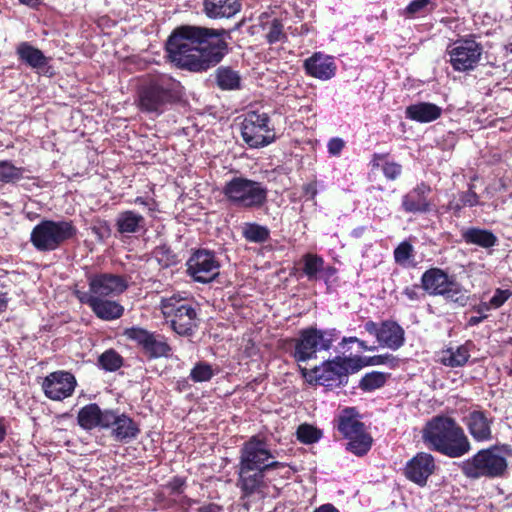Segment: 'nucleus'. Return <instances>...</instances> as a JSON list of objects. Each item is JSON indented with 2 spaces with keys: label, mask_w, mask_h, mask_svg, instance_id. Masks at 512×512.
Listing matches in <instances>:
<instances>
[{
  "label": "nucleus",
  "mask_w": 512,
  "mask_h": 512,
  "mask_svg": "<svg viewBox=\"0 0 512 512\" xmlns=\"http://www.w3.org/2000/svg\"><path fill=\"white\" fill-rule=\"evenodd\" d=\"M230 31L195 25L176 27L165 50L172 63L191 72H205L218 65L229 53Z\"/></svg>",
  "instance_id": "f257e3e1"
},
{
  "label": "nucleus",
  "mask_w": 512,
  "mask_h": 512,
  "mask_svg": "<svg viewBox=\"0 0 512 512\" xmlns=\"http://www.w3.org/2000/svg\"><path fill=\"white\" fill-rule=\"evenodd\" d=\"M284 467L286 463L274 460L264 437L251 436L240 449L236 485L241 491V498L261 492L265 487L266 472Z\"/></svg>",
  "instance_id": "f03ea898"
},
{
  "label": "nucleus",
  "mask_w": 512,
  "mask_h": 512,
  "mask_svg": "<svg viewBox=\"0 0 512 512\" xmlns=\"http://www.w3.org/2000/svg\"><path fill=\"white\" fill-rule=\"evenodd\" d=\"M425 446L449 458H460L470 452L472 446L459 423L450 416H433L422 429Z\"/></svg>",
  "instance_id": "7ed1b4c3"
},
{
  "label": "nucleus",
  "mask_w": 512,
  "mask_h": 512,
  "mask_svg": "<svg viewBox=\"0 0 512 512\" xmlns=\"http://www.w3.org/2000/svg\"><path fill=\"white\" fill-rule=\"evenodd\" d=\"M178 83L167 74H146L137 88L136 104L143 113L160 115L179 100Z\"/></svg>",
  "instance_id": "20e7f679"
},
{
  "label": "nucleus",
  "mask_w": 512,
  "mask_h": 512,
  "mask_svg": "<svg viewBox=\"0 0 512 512\" xmlns=\"http://www.w3.org/2000/svg\"><path fill=\"white\" fill-rule=\"evenodd\" d=\"M362 368L363 358L360 356H335L312 369L299 365L300 373L308 383L323 386L328 390L346 386L349 375Z\"/></svg>",
  "instance_id": "39448f33"
},
{
  "label": "nucleus",
  "mask_w": 512,
  "mask_h": 512,
  "mask_svg": "<svg viewBox=\"0 0 512 512\" xmlns=\"http://www.w3.org/2000/svg\"><path fill=\"white\" fill-rule=\"evenodd\" d=\"M338 336L339 331L335 328L318 329L309 326L299 330L296 338L287 339L286 344L291 348L290 356L297 363H302L315 359L318 351L330 350Z\"/></svg>",
  "instance_id": "423d86ee"
},
{
  "label": "nucleus",
  "mask_w": 512,
  "mask_h": 512,
  "mask_svg": "<svg viewBox=\"0 0 512 512\" xmlns=\"http://www.w3.org/2000/svg\"><path fill=\"white\" fill-rule=\"evenodd\" d=\"M333 426L347 439L346 450L362 457L366 455L373 444V438L361 421V415L355 407H345L333 421Z\"/></svg>",
  "instance_id": "0eeeda50"
},
{
  "label": "nucleus",
  "mask_w": 512,
  "mask_h": 512,
  "mask_svg": "<svg viewBox=\"0 0 512 512\" xmlns=\"http://www.w3.org/2000/svg\"><path fill=\"white\" fill-rule=\"evenodd\" d=\"M77 232L72 220L43 219L33 227L30 242L38 252H51L75 238Z\"/></svg>",
  "instance_id": "6e6552de"
},
{
  "label": "nucleus",
  "mask_w": 512,
  "mask_h": 512,
  "mask_svg": "<svg viewBox=\"0 0 512 512\" xmlns=\"http://www.w3.org/2000/svg\"><path fill=\"white\" fill-rule=\"evenodd\" d=\"M422 289L430 296H442L447 302L459 307L468 303L467 290L457 281L455 275L439 267L427 269L421 276Z\"/></svg>",
  "instance_id": "1a4fd4ad"
},
{
  "label": "nucleus",
  "mask_w": 512,
  "mask_h": 512,
  "mask_svg": "<svg viewBox=\"0 0 512 512\" xmlns=\"http://www.w3.org/2000/svg\"><path fill=\"white\" fill-rule=\"evenodd\" d=\"M160 310L171 329L180 336H191L199 324L194 305L179 295L162 298Z\"/></svg>",
  "instance_id": "9d476101"
},
{
  "label": "nucleus",
  "mask_w": 512,
  "mask_h": 512,
  "mask_svg": "<svg viewBox=\"0 0 512 512\" xmlns=\"http://www.w3.org/2000/svg\"><path fill=\"white\" fill-rule=\"evenodd\" d=\"M222 193L231 204L245 209L261 208L268 197V189L261 182L242 176L227 181Z\"/></svg>",
  "instance_id": "9b49d317"
},
{
  "label": "nucleus",
  "mask_w": 512,
  "mask_h": 512,
  "mask_svg": "<svg viewBox=\"0 0 512 512\" xmlns=\"http://www.w3.org/2000/svg\"><path fill=\"white\" fill-rule=\"evenodd\" d=\"M496 445L481 449L460 464L464 476L470 479L498 478L504 476L508 463L505 457L495 453Z\"/></svg>",
  "instance_id": "f8f14e48"
},
{
  "label": "nucleus",
  "mask_w": 512,
  "mask_h": 512,
  "mask_svg": "<svg viewBox=\"0 0 512 512\" xmlns=\"http://www.w3.org/2000/svg\"><path fill=\"white\" fill-rule=\"evenodd\" d=\"M241 135L250 148L265 147L275 141V130L267 113L248 111L241 124Z\"/></svg>",
  "instance_id": "ddd939ff"
},
{
  "label": "nucleus",
  "mask_w": 512,
  "mask_h": 512,
  "mask_svg": "<svg viewBox=\"0 0 512 512\" xmlns=\"http://www.w3.org/2000/svg\"><path fill=\"white\" fill-rule=\"evenodd\" d=\"M450 57L449 63L457 72L474 70L483 54V46L475 40V36L469 35L455 40L447 48Z\"/></svg>",
  "instance_id": "4468645a"
},
{
  "label": "nucleus",
  "mask_w": 512,
  "mask_h": 512,
  "mask_svg": "<svg viewBox=\"0 0 512 512\" xmlns=\"http://www.w3.org/2000/svg\"><path fill=\"white\" fill-rule=\"evenodd\" d=\"M123 335L128 340L136 343L149 360L167 358L171 355L172 348L167 342V338L162 334L133 326L126 328Z\"/></svg>",
  "instance_id": "2eb2a0df"
},
{
  "label": "nucleus",
  "mask_w": 512,
  "mask_h": 512,
  "mask_svg": "<svg viewBox=\"0 0 512 512\" xmlns=\"http://www.w3.org/2000/svg\"><path fill=\"white\" fill-rule=\"evenodd\" d=\"M187 274L196 282L209 283L220 273V263L214 251L195 250L186 262Z\"/></svg>",
  "instance_id": "dca6fc26"
},
{
  "label": "nucleus",
  "mask_w": 512,
  "mask_h": 512,
  "mask_svg": "<svg viewBox=\"0 0 512 512\" xmlns=\"http://www.w3.org/2000/svg\"><path fill=\"white\" fill-rule=\"evenodd\" d=\"M76 386V377L71 372L65 370L49 373L41 383L44 395L53 401H62L71 397Z\"/></svg>",
  "instance_id": "f3484780"
},
{
  "label": "nucleus",
  "mask_w": 512,
  "mask_h": 512,
  "mask_svg": "<svg viewBox=\"0 0 512 512\" xmlns=\"http://www.w3.org/2000/svg\"><path fill=\"white\" fill-rule=\"evenodd\" d=\"M364 328L369 334L376 337L382 347L398 350L404 345L405 332L396 321L385 320L378 325L376 322L369 320L365 322Z\"/></svg>",
  "instance_id": "a211bd4d"
},
{
  "label": "nucleus",
  "mask_w": 512,
  "mask_h": 512,
  "mask_svg": "<svg viewBox=\"0 0 512 512\" xmlns=\"http://www.w3.org/2000/svg\"><path fill=\"white\" fill-rule=\"evenodd\" d=\"M106 418L105 429H111V437L117 442L129 443L141 432L139 424L126 413H120L119 409H110Z\"/></svg>",
  "instance_id": "6ab92c4d"
},
{
  "label": "nucleus",
  "mask_w": 512,
  "mask_h": 512,
  "mask_svg": "<svg viewBox=\"0 0 512 512\" xmlns=\"http://www.w3.org/2000/svg\"><path fill=\"white\" fill-rule=\"evenodd\" d=\"M73 294L81 304L88 305L96 317L103 321H113L124 314V307L117 301L99 298L79 289L74 290Z\"/></svg>",
  "instance_id": "aec40b11"
},
{
  "label": "nucleus",
  "mask_w": 512,
  "mask_h": 512,
  "mask_svg": "<svg viewBox=\"0 0 512 512\" xmlns=\"http://www.w3.org/2000/svg\"><path fill=\"white\" fill-rule=\"evenodd\" d=\"M437 466L435 458L427 452H418L405 465L403 474L407 480L424 487Z\"/></svg>",
  "instance_id": "412c9836"
},
{
  "label": "nucleus",
  "mask_w": 512,
  "mask_h": 512,
  "mask_svg": "<svg viewBox=\"0 0 512 512\" xmlns=\"http://www.w3.org/2000/svg\"><path fill=\"white\" fill-rule=\"evenodd\" d=\"M88 280L89 291L87 292L99 298L119 295L128 288V282L124 276L111 273L95 274Z\"/></svg>",
  "instance_id": "4be33fe9"
},
{
  "label": "nucleus",
  "mask_w": 512,
  "mask_h": 512,
  "mask_svg": "<svg viewBox=\"0 0 512 512\" xmlns=\"http://www.w3.org/2000/svg\"><path fill=\"white\" fill-rule=\"evenodd\" d=\"M431 186L421 181L414 188L402 196L401 208L406 213H428L432 210L433 203L430 200Z\"/></svg>",
  "instance_id": "5701e85b"
},
{
  "label": "nucleus",
  "mask_w": 512,
  "mask_h": 512,
  "mask_svg": "<svg viewBox=\"0 0 512 512\" xmlns=\"http://www.w3.org/2000/svg\"><path fill=\"white\" fill-rule=\"evenodd\" d=\"M16 55L21 64L46 76H53L54 72L49 65L50 58L37 47L27 41L20 42L16 47Z\"/></svg>",
  "instance_id": "b1692460"
},
{
  "label": "nucleus",
  "mask_w": 512,
  "mask_h": 512,
  "mask_svg": "<svg viewBox=\"0 0 512 512\" xmlns=\"http://www.w3.org/2000/svg\"><path fill=\"white\" fill-rule=\"evenodd\" d=\"M468 432L477 442H486L492 439L493 418L484 410H473L464 418Z\"/></svg>",
  "instance_id": "393cba45"
},
{
  "label": "nucleus",
  "mask_w": 512,
  "mask_h": 512,
  "mask_svg": "<svg viewBox=\"0 0 512 512\" xmlns=\"http://www.w3.org/2000/svg\"><path fill=\"white\" fill-rule=\"evenodd\" d=\"M303 66L308 76L320 80L331 79L335 76L337 70L333 58L320 52H316L311 57L307 58Z\"/></svg>",
  "instance_id": "a878e982"
},
{
  "label": "nucleus",
  "mask_w": 512,
  "mask_h": 512,
  "mask_svg": "<svg viewBox=\"0 0 512 512\" xmlns=\"http://www.w3.org/2000/svg\"><path fill=\"white\" fill-rule=\"evenodd\" d=\"M109 412L110 409L102 410L97 403H89L78 411L77 423L86 431L93 430L97 427L105 429L106 416Z\"/></svg>",
  "instance_id": "bb28decb"
},
{
  "label": "nucleus",
  "mask_w": 512,
  "mask_h": 512,
  "mask_svg": "<svg viewBox=\"0 0 512 512\" xmlns=\"http://www.w3.org/2000/svg\"><path fill=\"white\" fill-rule=\"evenodd\" d=\"M238 0H203V10L208 18H231L241 10Z\"/></svg>",
  "instance_id": "cd10ccee"
},
{
  "label": "nucleus",
  "mask_w": 512,
  "mask_h": 512,
  "mask_svg": "<svg viewBox=\"0 0 512 512\" xmlns=\"http://www.w3.org/2000/svg\"><path fill=\"white\" fill-rule=\"evenodd\" d=\"M512 296V291L509 289L497 288L490 298L489 302H481L480 304L473 307V310L480 313V316H472L467 322V326L473 327L487 319L488 315L485 314L490 308H500L504 303Z\"/></svg>",
  "instance_id": "c85d7f7f"
},
{
  "label": "nucleus",
  "mask_w": 512,
  "mask_h": 512,
  "mask_svg": "<svg viewBox=\"0 0 512 512\" xmlns=\"http://www.w3.org/2000/svg\"><path fill=\"white\" fill-rule=\"evenodd\" d=\"M405 115L410 120L429 123L441 117L442 108L431 102H419L406 107Z\"/></svg>",
  "instance_id": "c756f323"
},
{
  "label": "nucleus",
  "mask_w": 512,
  "mask_h": 512,
  "mask_svg": "<svg viewBox=\"0 0 512 512\" xmlns=\"http://www.w3.org/2000/svg\"><path fill=\"white\" fill-rule=\"evenodd\" d=\"M115 228L122 235L138 233L146 228L145 218L134 210L121 211L115 220Z\"/></svg>",
  "instance_id": "7c9ffc66"
},
{
  "label": "nucleus",
  "mask_w": 512,
  "mask_h": 512,
  "mask_svg": "<svg viewBox=\"0 0 512 512\" xmlns=\"http://www.w3.org/2000/svg\"><path fill=\"white\" fill-rule=\"evenodd\" d=\"M461 237L466 244L476 245L484 249L492 248L498 243V238L492 231L479 227L462 229Z\"/></svg>",
  "instance_id": "2f4dec72"
},
{
  "label": "nucleus",
  "mask_w": 512,
  "mask_h": 512,
  "mask_svg": "<svg viewBox=\"0 0 512 512\" xmlns=\"http://www.w3.org/2000/svg\"><path fill=\"white\" fill-rule=\"evenodd\" d=\"M389 153H374L369 162L371 170L381 168L387 180L395 181L402 174V165L388 160Z\"/></svg>",
  "instance_id": "473e14b6"
},
{
  "label": "nucleus",
  "mask_w": 512,
  "mask_h": 512,
  "mask_svg": "<svg viewBox=\"0 0 512 512\" xmlns=\"http://www.w3.org/2000/svg\"><path fill=\"white\" fill-rule=\"evenodd\" d=\"M302 267L300 269H296L298 277L305 276L308 281H317L319 279V274L321 270H323V264H325V260L322 256L316 253H305L300 260Z\"/></svg>",
  "instance_id": "72a5a7b5"
},
{
  "label": "nucleus",
  "mask_w": 512,
  "mask_h": 512,
  "mask_svg": "<svg viewBox=\"0 0 512 512\" xmlns=\"http://www.w3.org/2000/svg\"><path fill=\"white\" fill-rule=\"evenodd\" d=\"M216 84L221 90H236L241 86V77L229 66H220L215 71Z\"/></svg>",
  "instance_id": "f704fd0d"
},
{
  "label": "nucleus",
  "mask_w": 512,
  "mask_h": 512,
  "mask_svg": "<svg viewBox=\"0 0 512 512\" xmlns=\"http://www.w3.org/2000/svg\"><path fill=\"white\" fill-rule=\"evenodd\" d=\"M470 358V351L466 344L458 346L455 350L448 348L443 352L441 362L448 367H462Z\"/></svg>",
  "instance_id": "c9c22d12"
},
{
  "label": "nucleus",
  "mask_w": 512,
  "mask_h": 512,
  "mask_svg": "<svg viewBox=\"0 0 512 512\" xmlns=\"http://www.w3.org/2000/svg\"><path fill=\"white\" fill-rule=\"evenodd\" d=\"M123 364L124 358L113 348L105 350L97 359V366L106 372H115Z\"/></svg>",
  "instance_id": "e433bc0d"
},
{
  "label": "nucleus",
  "mask_w": 512,
  "mask_h": 512,
  "mask_svg": "<svg viewBox=\"0 0 512 512\" xmlns=\"http://www.w3.org/2000/svg\"><path fill=\"white\" fill-rule=\"evenodd\" d=\"M390 376L389 373L380 371L366 373L361 378L358 387L364 392H372L385 386Z\"/></svg>",
  "instance_id": "4c0bfd02"
},
{
  "label": "nucleus",
  "mask_w": 512,
  "mask_h": 512,
  "mask_svg": "<svg viewBox=\"0 0 512 512\" xmlns=\"http://www.w3.org/2000/svg\"><path fill=\"white\" fill-rule=\"evenodd\" d=\"M242 235L248 242L264 243L270 238V230L258 223H246Z\"/></svg>",
  "instance_id": "58836bf2"
},
{
  "label": "nucleus",
  "mask_w": 512,
  "mask_h": 512,
  "mask_svg": "<svg viewBox=\"0 0 512 512\" xmlns=\"http://www.w3.org/2000/svg\"><path fill=\"white\" fill-rule=\"evenodd\" d=\"M435 4L432 0H412L403 10V16L406 18H415L417 16H425L432 12Z\"/></svg>",
  "instance_id": "ea45409f"
},
{
  "label": "nucleus",
  "mask_w": 512,
  "mask_h": 512,
  "mask_svg": "<svg viewBox=\"0 0 512 512\" xmlns=\"http://www.w3.org/2000/svg\"><path fill=\"white\" fill-rule=\"evenodd\" d=\"M322 436L320 429L308 423L300 424L296 430L297 440L306 445L318 442Z\"/></svg>",
  "instance_id": "a19ab883"
},
{
  "label": "nucleus",
  "mask_w": 512,
  "mask_h": 512,
  "mask_svg": "<svg viewBox=\"0 0 512 512\" xmlns=\"http://www.w3.org/2000/svg\"><path fill=\"white\" fill-rule=\"evenodd\" d=\"M25 169L16 167L8 160L0 161V182L15 183L22 179Z\"/></svg>",
  "instance_id": "79ce46f5"
},
{
  "label": "nucleus",
  "mask_w": 512,
  "mask_h": 512,
  "mask_svg": "<svg viewBox=\"0 0 512 512\" xmlns=\"http://www.w3.org/2000/svg\"><path fill=\"white\" fill-rule=\"evenodd\" d=\"M153 254L159 265L163 268L174 266L179 262L177 255L173 252L170 246L166 244L157 246L154 249Z\"/></svg>",
  "instance_id": "37998d69"
},
{
  "label": "nucleus",
  "mask_w": 512,
  "mask_h": 512,
  "mask_svg": "<svg viewBox=\"0 0 512 512\" xmlns=\"http://www.w3.org/2000/svg\"><path fill=\"white\" fill-rule=\"evenodd\" d=\"M214 376L211 364L207 362H198L190 371V378L193 382H207Z\"/></svg>",
  "instance_id": "c03bdc74"
},
{
  "label": "nucleus",
  "mask_w": 512,
  "mask_h": 512,
  "mask_svg": "<svg viewBox=\"0 0 512 512\" xmlns=\"http://www.w3.org/2000/svg\"><path fill=\"white\" fill-rule=\"evenodd\" d=\"M394 260L399 265H405L414 257V248L409 241H402L393 252Z\"/></svg>",
  "instance_id": "a18cd8bd"
},
{
  "label": "nucleus",
  "mask_w": 512,
  "mask_h": 512,
  "mask_svg": "<svg viewBox=\"0 0 512 512\" xmlns=\"http://www.w3.org/2000/svg\"><path fill=\"white\" fill-rule=\"evenodd\" d=\"M376 365H387L393 369L399 365V359L396 356L389 353L382 355H374L368 357L367 359L363 358V367Z\"/></svg>",
  "instance_id": "49530a36"
},
{
  "label": "nucleus",
  "mask_w": 512,
  "mask_h": 512,
  "mask_svg": "<svg viewBox=\"0 0 512 512\" xmlns=\"http://www.w3.org/2000/svg\"><path fill=\"white\" fill-rule=\"evenodd\" d=\"M287 39V35L284 33V26L280 19L274 18L271 21L269 31L266 35L267 42L272 45L279 41Z\"/></svg>",
  "instance_id": "de8ad7c7"
},
{
  "label": "nucleus",
  "mask_w": 512,
  "mask_h": 512,
  "mask_svg": "<svg viewBox=\"0 0 512 512\" xmlns=\"http://www.w3.org/2000/svg\"><path fill=\"white\" fill-rule=\"evenodd\" d=\"M187 486L186 478L182 476L172 477L163 487L168 491L169 495H181Z\"/></svg>",
  "instance_id": "09e8293b"
},
{
  "label": "nucleus",
  "mask_w": 512,
  "mask_h": 512,
  "mask_svg": "<svg viewBox=\"0 0 512 512\" xmlns=\"http://www.w3.org/2000/svg\"><path fill=\"white\" fill-rule=\"evenodd\" d=\"M473 188H474L473 185H469V189L467 191L461 192L459 194L461 206L474 207L479 204V196L473 190Z\"/></svg>",
  "instance_id": "8fccbe9b"
},
{
  "label": "nucleus",
  "mask_w": 512,
  "mask_h": 512,
  "mask_svg": "<svg viewBox=\"0 0 512 512\" xmlns=\"http://www.w3.org/2000/svg\"><path fill=\"white\" fill-rule=\"evenodd\" d=\"M402 294L410 301H420L425 298L427 293L422 289V284H414L405 287Z\"/></svg>",
  "instance_id": "3c124183"
},
{
  "label": "nucleus",
  "mask_w": 512,
  "mask_h": 512,
  "mask_svg": "<svg viewBox=\"0 0 512 512\" xmlns=\"http://www.w3.org/2000/svg\"><path fill=\"white\" fill-rule=\"evenodd\" d=\"M328 152L331 155L337 156L341 153L343 148L345 147V142L343 139L339 137L331 138L328 142Z\"/></svg>",
  "instance_id": "603ef678"
},
{
  "label": "nucleus",
  "mask_w": 512,
  "mask_h": 512,
  "mask_svg": "<svg viewBox=\"0 0 512 512\" xmlns=\"http://www.w3.org/2000/svg\"><path fill=\"white\" fill-rule=\"evenodd\" d=\"M302 190L305 196H307V200H314L318 190H317V181L313 180L309 183H306L302 186Z\"/></svg>",
  "instance_id": "864d4df0"
},
{
  "label": "nucleus",
  "mask_w": 512,
  "mask_h": 512,
  "mask_svg": "<svg viewBox=\"0 0 512 512\" xmlns=\"http://www.w3.org/2000/svg\"><path fill=\"white\" fill-rule=\"evenodd\" d=\"M337 273V268L332 266V265H328V266H325V264H323V270H321L320 274H319V279H324L325 282H328L330 280L331 277H333L335 274Z\"/></svg>",
  "instance_id": "5fc2aeb1"
},
{
  "label": "nucleus",
  "mask_w": 512,
  "mask_h": 512,
  "mask_svg": "<svg viewBox=\"0 0 512 512\" xmlns=\"http://www.w3.org/2000/svg\"><path fill=\"white\" fill-rule=\"evenodd\" d=\"M223 510L224 509L221 505L214 502H209L197 508L196 512H223Z\"/></svg>",
  "instance_id": "6e6d98bb"
},
{
  "label": "nucleus",
  "mask_w": 512,
  "mask_h": 512,
  "mask_svg": "<svg viewBox=\"0 0 512 512\" xmlns=\"http://www.w3.org/2000/svg\"><path fill=\"white\" fill-rule=\"evenodd\" d=\"M314 512H339V510L332 504H323L320 507L316 508Z\"/></svg>",
  "instance_id": "4d7b16f0"
},
{
  "label": "nucleus",
  "mask_w": 512,
  "mask_h": 512,
  "mask_svg": "<svg viewBox=\"0 0 512 512\" xmlns=\"http://www.w3.org/2000/svg\"><path fill=\"white\" fill-rule=\"evenodd\" d=\"M7 436V427L5 425V418L0 417V443H2Z\"/></svg>",
  "instance_id": "13d9d810"
},
{
  "label": "nucleus",
  "mask_w": 512,
  "mask_h": 512,
  "mask_svg": "<svg viewBox=\"0 0 512 512\" xmlns=\"http://www.w3.org/2000/svg\"><path fill=\"white\" fill-rule=\"evenodd\" d=\"M133 203L138 204V205H143V206H150V202L142 196L136 197L134 199ZM149 211L154 212L155 208L149 207Z\"/></svg>",
  "instance_id": "bf43d9fd"
},
{
  "label": "nucleus",
  "mask_w": 512,
  "mask_h": 512,
  "mask_svg": "<svg viewBox=\"0 0 512 512\" xmlns=\"http://www.w3.org/2000/svg\"><path fill=\"white\" fill-rule=\"evenodd\" d=\"M19 2L31 8H36L40 4L41 0H19Z\"/></svg>",
  "instance_id": "052dcab7"
},
{
  "label": "nucleus",
  "mask_w": 512,
  "mask_h": 512,
  "mask_svg": "<svg viewBox=\"0 0 512 512\" xmlns=\"http://www.w3.org/2000/svg\"><path fill=\"white\" fill-rule=\"evenodd\" d=\"M449 207H450V209H452L454 212L457 213V212L461 211V209L464 208L465 206H461V201L459 199L457 202L451 201L449 203Z\"/></svg>",
  "instance_id": "680f3d73"
},
{
  "label": "nucleus",
  "mask_w": 512,
  "mask_h": 512,
  "mask_svg": "<svg viewBox=\"0 0 512 512\" xmlns=\"http://www.w3.org/2000/svg\"><path fill=\"white\" fill-rule=\"evenodd\" d=\"M365 230V227H357L352 230L351 235L355 238H360L364 234Z\"/></svg>",
  "instance_id": "e2e57ef3"
},
{
  "label": "nucleus",
  "mask_w": 512,
  "mask_h": 512,
  "mask_svg": "<svg viewBox=\"0 0 512 512\" xmlns=\"http://www.w3.org/2000/svg\"><path fill=\"white\" fill-rule=\"evenodd\" d=\"M357 344L359 345V347L363 350H370V351H373L375 349V347H368L366 342L363 341V340H360L358 339L357 341Z\"/></svg>",
  "instance_id": "0e129e2a"
},
{
  "label": "nucleus",
  "mask_w": 512,
  "mask_h": 512,
  "mask_svg": "<svg viewBox=\"0 0 512 512\" xmlns=\"http://www.w3.org/2000/svg\"><path fill=\"white\" fill-rule=\"evenodd\" d=\"M358 341V338L357 337H344L342 339V344H347V343H357Z\"/></svg>",
  "instance_id": "69168bd1"
},
{
  "label": "nucleus",
  "mask_w": 512,
  "mask_h": 512,
  "mask_svg": "<svg viewBox=\"0 0 512 512\" xmlns=\"http://www.w3.org/2000/svg\"><path fill=\"white\" fill-rule=\"evenodd\" d=\"M7 309V301L4 298L0 297V313L4 312Z\"/></svg>",
  "instance_id": "338daca9"
}]
</instances>
